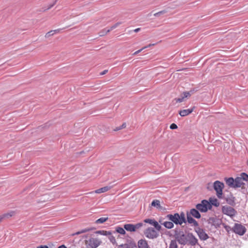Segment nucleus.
I'll return each instance as SVG.
<instances>
[{"label": "nucleus", "mask_w": 248, "mask_h": 248, "mask_svg": "<svg viewBox=\"0 0 248 248\" xmlns=\"http://www.w3.org/2000/svg\"><path fill=\"white\" fill-rule=\"evenodd\" d=\"M174 237L179 244L182 245L181 248L187 245L191 246L199 245L197 238L191 232L185 233L181 230H175Z\"/></svg>", "instance_id": "nucleus-1"}, {"label": "nucleus", "mask_w": 248, "mask_h": 248, "mask_svg": "<svg viewBox=\"0 0 248 248\" xmlns=\"http://www.w3.org/2000/svg\"><path fill=\"white\" fill-rule=\"evenodd\" d=\"M158 232L155 228L148 227L144 231V234L147 238L154 239L159 236Z\"/></svg>", "instance_id": "nucleus-2"}, {"label": "nucleus", "mask_w": 248, "mask_h": 248, "mask_svg": "<svg viewBox=\"0 0 248 248\" xmlns=\"http://www.w3.org/2000/svg\"><path fill=\"white\" fill-rule=\"evenodd\" d=\"M196 208L202 213H205L211 209V205L206 200H203L201 202L196 205Z\"/></svg>", "instance_id": "nucleus-3"}, {"label": "nucleus", "mask_w": 248, "mask_h": 248, "mask_svg": "<svg viewBox=\"0 0 248 248\" xmlns=\"http://www.w3.org/2000/svg\"><path fill=\"white\" fill-rule=\"evenodd\" d=\"M224 185L222 182L216 181L214 183V188L217 192V196L219 199L222 198V190Z\"/></svg>", "instance_id": "nucleus-4"}, {"label": "nucleus", "mask_w": 248, "mask_h": 248, "mask_svg": "<svg viewBox=\"0 0 248 248\" xmlns=\"http://www.w3.org/2000/svg\"><path fill=\"white\" fill-rule=\"evenodd\" d=\"M165 218L171 221L174 224L176 225H181L183 224L179 216V213H177L174 214H168L166 216Z\"/></svg>", "instance_id": "nucleus-5"}, {"label": "nucleus", "mask_w": 248, "mask_h": 248, "mask_svg": "<svg viewBox=\"0 0 248 248\" xmlns=\"http://www.w3.org/2000/svg\"><path fill=\"white\" fill-rule=\"evenodd\" d=\"M102 243L101 241L97 238H90L88 240L85 241L86 245L90 248H96Z\"/></svg>", "instance_id": "nucleus-6"}, {"label": "nucleus", "mask_w": 248, "mask_h": 248, "mask_svg": "<svg viewBox=\"0 0 248 248\" xmlns=\"http://www.w3.org/2000/svg\"><path fill=\"white\" fill-rule=\"evenodd\" d=\"M222 213L230 217H234L237 213V211L232 207L228 206H223L222 207Z\"/></svg>", "instance_id": "nucleus-7"}, {"label": "nucleus", "mask_w": 248, "mask_h": 248, "mask_svg": "<svg viewBox=\"0 0 248 248\" xmlns=\"http://www.w3.org/2000/svg\"><path fill=\"white\" fill-rule=\"evenodd\" d=\"M232 231L236 234L240 235H243L245 233L246 229L245 227L243 226L241 224L235 223L232 228Z\"/></svg>", "instance_id": "nucleus-8"}, {"label": "nucleus", "mask_w": 248, "mask_h": 248, "mask_svg": "<svg viewBox=\"0 0 248 248\" xmlns=\"http://www.w3.org/2000/svg\"><path fill=\"white\" fill-rule=\"evenodd\" d=\"M195 231L197 233L199 238L201 240H206L209 238L208 234L205 232L204 229L200 227L195 228Z\"/></svg>", "instance_id": "nucleus-9"}, {"label": "nucleus", "mask_w": 248, "mask_h": 248, "mask_svg": "<svg viewBox=\"0 0 248 248\" xmlns=\"http://www.w3.org/2000/svg\"><path fill=\"white\" fill-rule=\"evenodd\" d=\"M208 224L217 228L220 226L221 220L216 217H210L207 220Z\"/></svg>", "instance_id": "nucleus-10"}, {"label": "nucleus", "mask_w": 248, "mask_h": 248, "mask_svg": "<svg viewBox=\"0 0 248 248\" xmlns=\"http://www.w3.org/2000/svg\"><path fill=\"white\" fill-rule=\"evenodd\" d=\"M144 222L153 226L158 231H160L161 230V226L159 224L158 222L154 219L146 218L144 220Z\"/></svg>", "instance_id": "nucleus-11"}, {"label": "nucleus", "mask_w": 248, "mask_h": 248, "mask_svg": "<svg viewBox=\"0 0 248 248\" xmlns=\"http://www.w3.org/2000/svg\"><path fill=\"white\" fill-rule=\"evenodd\" d=\"M200 212V211L196 208V209H191L189 212L187 211L186 213H188L189 215L190 214V216L192 217L199 219L201 217V215Z\"/></svg>", "instance_id": "nucleus-12"}, {"label": "nucleus", "mask_w": 248, "mask_h": 248, "mask_svg": "<svg viewBox=\"0 0 248 248\" xmlns=\"http://www.w3.org/2000/svg\"><path fill=\"white\" fill-rule=\"evenodd\" d=\"M186 222L188 224H192V226L196 227V228L199 227L198 222L193 217L190 216V214L189 215L188 213H186Z\"/></svg>", "instance_id": "nucleus-13"}, {"label": "nucleus", "mask_w": 248, "mask_h": 248, "mask_svg": "<svg viewBox=\"0 0 248 248\" xmlns=\"http://www.w3.org/2000/svg\"><path fill=\"white\" fill-rule=\"evenodd\" d=\"M225 199L228 204L232 206L235 205V198L232 193H231L229 195H228L227 197L225 198Z\"/></svg>", "instance_id": "nucleus-14"}, {"label": "nucleus", "mask_w": 248, "mask_h": 248, "mask_svg": "<svg viewBox=\"0 0 248 248\" xmlns=\"http://www.w3.org/2000/svg\"><path fill=\"white\" fill-rule=\"evenodd\" d=\"M136 247L137 245L136 243L133 241H131L128 243L119 245L118 248H135Z\"/></svg>", "instance_id": "nucleus-15"}, {"label": "nucleus", "mask_w": 248, "mask_h": 248, "mask_svg": "<svg viewBox=\"0 0 248 248\" xmlns=\"http://www.w3.org/2000/svg\"><path fill=\"white\" fill-rule=\"evenodd\" d=\"M234 179V188L240 187L245 185L240 176L236 177Z\"/></svg>", "instance_id": "nucleus-16"}, {"label": "nucleus", "mask_w": 248, "mask_h": 248, "mask_svg": "<svg viewBox=\"0 0 248 248\" xmlns=\"http://www.w3.org/2000/svg\"><path fill=\"white\" fill-rule=\"evenodd\" d=\"M138 248H150L145 239H140L138 242Z\"/></svg>", "instance_id": "nucleus-17"}, {"label": "nucleus", "mask_w": 248, "mask_h": 248, "mask_svg": "<svg viewBox=\"0 0 248 248\" xmlns=\"http://www.w3.org/2000/svg\"><path fill=\"white\" fill-rule=\"evenodd\" d=\"M193 111V108L191 109H183L180 110L179 112V114L181 116L185 117L192 113Z\"/></svg>", "instance_id": "nucleus-18"}, {"label": "nucleus", "mask_w": 248, "mask_h": 248, "mask_svg": "<svg viewBox=\"0 0 248 248\" xmlns=\"http://www.w3.org/2000/svg\"><path fill=\"white\" fill-rule=\"evenodd\" d=\"M159 222L162 225H163L166 228L169 229H172L174 227V224L171 221H165L162 223L161 221L159 220Z\"/></svg>", "instance_id": "nucleus-19"}, {"label": "nucleus", "mask_w": 248, "mask_h": 248, "mask_svg": "<svg viewBox=\"0 0 248 248\" xmlns=\"http://www.w3.org/2000/svg\"><path fill=\"white\" fill-rule=\"evenodd\" d=\"M225 181L226 184L228 185L230 187L234 188L235 179L232 177H230L228 178H226Z\"/></svg>", "instance_id": "nucleus-20"}, {"label": "nucleus", "mask_w": 248, "mask_h": 248, "mask_svg": "<svg viewBox=\"0 0 248 248\" xmlns=\"http://www.w3.org/2000/svg\"><path fill=\"white\" fill-rule=\"evenodd\" d=\"M111 188L110 186H106L95 191V193H101L108 191Z\"/></svg>", "instance_id": "nucleus-21"}, {"label": "nucleus", "mask_w": 248, "mask_h": 248, "mask_svg": "<svg viewBox=\"0 0 248 248\" xmlns=\"http://www.w3.org/2000/svg\"><path fill=\"white\" fill-rule=\"evenodd\" d=\"M208 202L211 205V208H212V205H214L215 207H218L219 205V202L216 198H210L209 199V201Z\"/></svg>", "instance_id": "nucleus-22"}, {"label": "nucleus", "mask_w": 248, "mask_h": 248, "mask_svg": "<svg viewBox=\"0 0 248 248\" xmlns=\"http://www.w3.org/2000/svg\"><path fill=\"white\" fill-rule=\"evenodd\" d=\"M124 229L127 231H129L131 232H134V224H126L124 226Z\"/></svg>", "instance_id": "nucleus-23"}, {"label": "nucleus", "mask_w": 248, "mask_h": 248, "mask_svg": "<svg viewBox=\"0 0 248 248\" xmlns=\"http://www.w3.org/2000/svg\"><path fill=\"white\" fill-rule=\"evenodd\" d=\"M152 206L155 207L157 209H161L162 206L160 205V201L158 200H154L151 203Z\"/></svg>", "instance_id": "nucleus-24"}, {"label": "nucleus", "mask_w": 248, "mask_h": 248, "mask_svg": "<svg viewBox=\"0 0 248 248\" xmlns=\"http://www.w3.org/2000/svg\"><path fill=\"white\" fill-rule=\"evenodd\" d=\"M119 233L121 234L124 235L126 233L125 229L124 228H122L119 226H117L115 228V232H114V233Z\"/></svg>", "instance_id": "nucleus-25"}, {"label": "nucleus", "mask_w": 248, "mask_h": 248, "mask_svg": "<svg viewBox=\"0 0 248 248\" xmlns=\"http://www.w3.org/2000/svg\"><path fill=\"white\" fill-rule=\"evenodd\" d=\"M95 233L97 234H99L105 236L110 235V234H112L111 232L104 230L97 231L95 232Z\"/></svg>", "instance_id": "nucleus-26"}, {"label": "nucleus", "mask_w": 248, "mask_h": 248, "mask_svg": "<svg viewBox=\"0 0 248 248\" xmlns=\"http://www.w3.org/2000/svg\"><path fill=\"white\" fill-rule=\"evenodd\" d=\"M108 217H102L95 221L96 224H102L108 220Z\"/></svg>", "instance_id": "nucleus-27"}, {"label": "nucleus", "mask_w": 248, "mask_h": 248, "mask_svg": "<svg viewBox=\"0 0 248 248\" xmlns=\"http://www.w3.org/2000/svg\"><path fill=\"white\" fill-rule=\"evenodd\" d=\"M179 216L180 217V220L183 223H186V219L185 217V214L183 212H181L180 214H179Z\"/></svg>", "instance_id": "nucleus-28"}, {"label": "nucleus", "mask_w": 248, "mask_h": 248, "mask_svg": "<svg viewBox=\"0 0 248 248\" xmlns=\"http://www.w3.org/2000/svg\"><path fill=\"white\" fill-rule=\"evenodd\" d=\"M239 176L241 179L246 182H248V174L245 172H242L240 174Z\"/></svg>", "instance_id": "nucleus-29"}, {"label": "nucleus", "mask_w": 248, "mask_h": 248, "mask_svg": "<svg viewBox=\"0 0 248 248\" xmlns=\"http://www.w3.org/2000/svg\"><path fill=\"white\" fill-rule=\"evenodd\" d=\"M176 241V239L175 240H171L169 246V248H178Z\"/></svg>", "instance_id": "nucleus-30"}, {"label": "nucleus", "mask_w": 248, "mask_h": 248, "mask_svg": "<svg viewBox=\"0 0 248 248\" xmlns=\"http://www.w3.org/2000/svg\"><path fill=\"white\" fill-rule=\"evenodd\" d=\"M109 32H110V30L107 29H104L99 32V35L100 36H103Z\"/></svg>", "instance_id": "nucleus-31"}, {"label": "nucleus", "mask_w": 248, "mask_h": 248, "mask_svg": "<svg viewBox=\"0 0 248 248\" xmlns=\"http://www.w3.org/2000/svg\"><path fill=\"white\" fill-rule=\"evenodd\" d=\"M15 214L14 211H11L9 213H5L2 215L3 218H9L12 217Z\"/></svg>", "instance_id": "nucleus-32"}, {"label": "nucleus", "mask_w": 248, "mask_h": 248, "mask_svg": "<svg viewBox=\"0 0 248 248\" xmlns=\"http://www.w3.org/2000/svg\"><path fill=\"white\" fill-rule=\"evenodd\" d=\"M168 12V10H162V11H160L157 13H156L155 14H154V16H159L162 15H163L164 14H166V13Z\"/></svg>", "instance_id": "nucleus-33"}, {"label": "nucleus", "mask_w": 248, "mask_h": 248, "mask_svg": "<svg viewBox=\"0 0 248 248\" xmlns=\"http://www.w3.org/2000/svg\"><path fill=\"white\" fill-rule=\"evenodd\" d=\"M155 45V44H149L148 46H145L137 51H136V52H135L134 53H133V55H137L138 54V53H139L143 49H144V48H147L148 47H150L151 46H154Z\"/></svg>", "instance_id": "nucleus-34"}, {"label": "nucleus", "mask_w": 248, "mask_h": 248, "mask_svg": "<svg viewBox=\"0 0 248 248\" xmlns=\"http://www.w3.org/2000/svg\"><path fill=\"white\" fill-rule=\"evenodd\" d=\"M108 236V239L111 243H112L113 244H116V241L115 239V238L114 236L112 235V234H110V235Z\"/></svg>", "instance_id": "nucleus-35"}, {"label": "nucleus", "mask_w": 248, "mask_h": 248, "mask_svg": "<svg viewBox=\"0 0 248 248\" xmlns=\"http://www.w3.org/2000/svg\"><path fill=\"white\" fill-rule=\"evenodd\" d=\"M143 224L141 222L137 223L136 224H134V230L135 232L137 230L141 227L143 226Z\"/></svg>", "instance_id": "nucleus-36"}, {"label": "nucleus", "mask_w": 248, "mask_h": 248, "mask_svg": "<svg viewBox=\"0 0 248 248\" xmlns=\"http://www.w3.org/2000/svg\"><path fill=\"white\" fill-rule=\"evenodd\" d=\"M126 127V123H123L121 126H118L114 129V131H117Z\"/></svg>", "instance_id": "nucleus-37"}, {"label": "nucleus", "mask_w": 248, "mask_h": 248, "mask_svg": "<svg viewBox=\"0 0 248 248\" xmlns=\"http://www.w3.org/2000/svg\"><path fill=\"white\" fill-rule=\"evenodd\" d=\"M122 23L121 22H118L116 23H115L114 25H113V26H112L110 29H108V30H110V31L112 30H113V29H115L116 28H117L118 26H119L120 24H121Z\"/></svg>", "instance_id": "nucleus-38"}, {"label": "nucleus", "mask_w": 248, "mask_h": 248, "mask_svg": "<svg viewBox=\"0 0 248 248\" xmlns=\"http://www.w3.org/2000/svg\"><path fill=\"white\" fill-rule=\"evenodd\" d=\"M53 34H54V32H53L52 31H50L46 34L45 37L48 38L49 37L53 35Z\"/></svg>", "instance_id": "nucleus-39"}, {"label": "nucleus", "mask_w": 248, "mask_h": 248, "mask_svg": "<svg viewBox=\"0 0 248 248\" xmlns=\"http://www.w3.org/2000/svg\"><path fill=\"white\" fill-rule=\"evenodd\" d=\"M170 128L171 129H176L178 128V126L175 124L172 123L170 124Z\"/></svg>", "instance_id": "nucleus-40"}, {"label": "nucleus", "mask_w": 248, "mask_h": 248, "mask_svg": "<svg viewBox=\"0 0 248 248\" xmlns=\"http://www.w3.org/2000/svg\"><path fill=\"white\" fill-rule=\"evenodd\" d=\"M184 98H185L183 96H182L180 98H176L175 100H176V102L181 103L184 101Z\"/></svg>", "instance_id": "nucleus-41"}, {"label": "nucleus", "mask_w": 248, "mask_h": 248, "mask_svg": "<svg viewBox=\"0 0 248 248\" xmlns=\"http://www.w3.org/2000/svg\"><path fill=\"white\" fill-rule=\"evenodd\" d=\"M91 230H92V229L87 228V229H82V230H80V232L81 233H85L87 232H89Z\"/></svg>", "instance_id": "nucleus-42"}, {"label": "nucleus", "mask_w": 248, "mask_h": 248, "mask_svg": "<svg viewBox=\"0 0 248 248\" xmlns=\"http://www.w3.org/2000/svg\"><path fill=\"white\" fill-rule=\"evenodd\" d=\"M184 95L183 96L184 98L187 97L188 96H189L190 95V94L189 92H185L183 93Z\"/></svg>", "instance_id": "nucleus-43"}, {"label": "nucleus", "mask_w": 248, "mask_h": 248, "mask_svg": "<svg viewBox=\"0 0 248 248\" xmlns=\"http://www.w3.org/2000/svg\"><path fill=\"white\" fill-rule=\"evenodd\" d=\"M140 31V28H137V29H135L133 31H129V33L130 34L131 32H132V31H134V32H139Z\"/></svg>", "instance_id": "nucleus-44"}, {"label": "nucleus", "mask_w": 248, "mask_h": 248, "mask_svg": "<svg viewBox=\"0 0 248 248\" xmlns=\"http://www.w3.org/2000/svg\"><path fill=\"white\" fill-rule=\"evenodd\" d=\"M37 248H48L46 245H41L37 247Z\"/></svg>", "instance_id": "nucleus-45"}, {"label": "nucleus", "mask_w": 248, "mask_h": 248, "mask_svg": "<svg viewBox=\"0 0 248 248\" xmlns=\"http://www.w3.org/2000/svg\"><path fill=\"white\" fill-rule=\"evenodd\" d=\"M61 30V29H57V30H52V31H53V32H54V33H59Z\"/></svg>", "instance_id": "nucleus-46"}, {"label": "nucleus", "mask_w": 248, "mask_h": 248, "mask_svg": "<svg viewBox=\"0 0 248 248\" xmlns=\"http://www.w3.org/2000/svg\"><path fill=\"white\" fill-rule=\"evenodd\" d=\"M108 70H105L103 72L100 73V75H104L106 74L108 72Z\"/></svg>", "instance_id": "nucleus-47"}, {"label": "nucleus", "mask_w": 248, "mask_h": 248, "mask_svg": "<svg viewBox=\"0 0 248 248\" xmlns=\"http://www.w3.org/2000/svg\"><path fill=\"white\" fill-rule=\"evenodd\" d=\"M56 1H55L52 4L50 5L47 8V9H49L51 8H52L56 3Z\"/></svg>", "instance_id": "nucleus-48"}, {"label": "nucleus", "mask_w": 248, "mask_h": 248, "mask_svg": "<svg viewBox=\"0 0 248 248\" xmlns=\"http://www.w3.org/2000/svg\"><path fill=\"white\" fill-rule=\"evenodd\" d=\"M58 248H67V247L64 245H62L59 246Z\"/></svg>", "instance_id": "nucleus-49"}, {"label": "nucleus", "mask_w": 248, "mask_h": 248, "mask_svg": "<svg viewBox=\"0 0 248 248\" xmlns=\"http://www.w3.org/2000/svg\"><path fill=\"white\" fill-rule=\"evenodd\" d=\"M79 234H81V233H80V231H78V232H77L72 234V235H78Z\"/></svg>", "instance_id": "nucleus-50"}, {"label": "nucleus", "mask_w": 248, "mask_h": 248, "mask_svg": "<svg viewBox=\"0 0 248 248\" xmlns=\"http://www.w3.org/2000/svg\"><path fill=\"white\" fill-rule=\"evenodd\" d=\"M3 218H3V216H2V215L0 216V222H1Z\"/></svg>", "instance_id": "nucleus-51"}, {"label": "nucleus", "mask_w": 248, "mask_h": 248, "mask_svg": "<svg viewBox=\"0 0 248 248\" xmlns=\"http://www.w3.org/2000/svg\"><path fill=\"white\" fill-rule=\"evenodd\" d=\"M247 165H248V161H247Z\"/></svg>", "instance_id": "nucleus-52"}]
</instances>
